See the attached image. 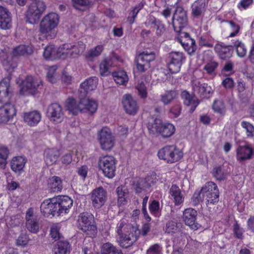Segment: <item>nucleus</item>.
Returning a JSON list of instances; mask_svg holds the SVG:
<instances>
[{"label": "nucleus", "instance_id": "obj_38", "mask_svg": "<svg viewBox=\"0 0 254 254\" xmlns=\"http://www.w3.org/2000/svg\"><path fill=\"white\" fill-rule=\"evenodd\" d=\"M48 186L52 191H60L63 189L62 181L60 177L54 176L50 179Z\"/></svg>", "mask_w": 254, "mask_h": 254}, {"label": "nucleus", "instance_id": "obj_60", "mask_svg": "<svg viewBox=\"0 0 254 254\" xmlns=\"http://www.w3.org/2000/svg\"><path fill=\"white\" fill-rule=\"evenodd\" d=\"M149 210L151 213L158 216L159 215V203L158 201L154 200L149 205Z\"/></svg>", "mask_w": 254, "mask_h": 254}, {"label": "nucleus", "instance_id": "obj_55", "mask_svg": "<svg viewBox=\"0 0 254 254\" xmlns=\"http://www.w3.org/2000/svg\"><path fill=\"white\" fill-rule=\"evenodd\" d=\"M241 126L246 130L248 137L254 136V127L252 124L246 121H243L241 123Z\"/></svg>", "mask_w": 254, "mask_h": 254}, {"label": "nucleus", "instance_id": "obj_41", "mask_svg": "<svg viewBox=\"0 0 254 254\" xmlns=\"http://www.w3.org/2000/svg\"><path fill=\"white\" fill-rule=\"evenodd\" d=\"M112 64V59L107 58L105 59L100 64V73L102 76H105L110 73L109 67Z\"/></svg>", "mask_w": 254, "mask_h": 254}, {"label": "nucleus", "instance_id": "obj_36", "mask_svg": "<svg viewBox=\"0 0 254 254\" xmlns=\"http://www.w3.org/2000/svg\"><path fill=\"white\" fill-rule=\"evenodd\" d=\"M43 56L46 59L49 60H54L59 58L60 56L58 55V48H56L54 45L46 47Z\"/></svg>", "mask_w": 254, "mask_h": 254}, {"label": "nucleus", "instance_id": "obj_61", "mask_svg": "<svg viewBox=\"0 0 254 254\" xmlns=\"http://www.w3.org/2000/svg\"><path fill=\"white\" fill-rule=\"evenodd\" d=\"M73 6L78 9H80L79 6H86L91 4V0H72Z\"/></svg>", "mask_w": 254, "mask_h": 254}, {"label": "nucleus", "instance_id": "obj_2", "mask_svg": "<svg viewBox=\"0 0 254 254\" xmlns=\"http://www.w3.org/2000/svg\"><path fill=\"white\" fill-rule=\"evenodd\" d=\"M116 232L119 245L125 249L131 246L138 240L141 234L140 230L137 227L124 220H121L117 224Z\"/></svg>", "mask_w": 254, "mask_h": 254}, {"label": "nucleus", "instance_id": "obj_20", "mask_svg": "<svg viewBox=\"0 0 254 254\" xmlns=\"http://www.w3.org/2000/svg\"><path fill=\"white\" fill-rule=\"evenodd\" d=\"M47 115L51 121L57 123H61L64 116L61 106L57 103L51 104L48 107Z\"/></svg>", "mask_w": 254, "mask_h": 254}, {"label": "nucleus", "instance_id": "obj_1", "mask_svg": "<svg viewBox=\"0 0 254 254\" xmlns=\"http://www.w3.org/2000/svg\"><path fill=\"white\" fill-rule=\"evenodd\" d=\"M192 87V95L190 94L186 90L183 91L181 93V97L183 99L184 104L188 106L191 105L190 109V112L191 113L194 111L200 103V101L195 96L196 94L201 98L208 99L213 92L211 87L206 83L201 84L200 82H193Z\"/></svg>", "mask_w": 254, "mask_h": 254}, {"label": "nucleus", "instance_id": "obj_45", "mask_svg": "<svg viewBox=\"0 0 254 254\" xmlns=\"http://www.w3.org/2000/svg\"><path fill=\"white\" fill-rule=\"evenodd\" d=\"M233 48L235 47L237 55L241 58L244 57L247 53V49L244 43L241 41L237 40L233 43Z\"/></svg>", "mask_w": 254, "mask_h": 254}, {"label": "nucleus", "instance_id": "obj_11", "mask_svg": "<svg viewBox=\"0 0 254 254\" xmlns=\"http://www.w3.org/2000/svg\"><path fill=\"white\" fill-rule=\"evenodd\" d=\"M98 139L101 148L104 150H110L114 145V137L111 130L106 127L98 131Z\"/></svg>", "mask_w": 254, "mask_h": 254}, {"label": "nucleus", "instance_id": "obj_56", "mask_svg": "<svg viewBox=\"0 0 254 254\" xmlns=\"http://www.w3.org/2000/svg\"><path fill=\"white\" fill-rule=\"evenodd\" d=\"M29 242L28 235L25 233L21 234L16 239V244L18 246H25Z\"/></svg>", "mask_w": 254, "mask_h": 254}, {"label": "nucleus", "instance_id": "obj_50", "mask_svg": "<svg viewBox=\"0 0 254 254\" xmlns=\"http://www.w3.org/2000/svg\"><path fill=\"white\" fill-rule=\"evenodd\" d=\"M179 230V227L177 222L173 221H168L165 227V232L168 234H173L177 233Z\"/></svg>", "mask_w": 254, "mask_h": 254}, {"label": "nucleus", "instance_id": "obj_59", "mask_svg": "<svg viewBox=\"0 0 254 254\" xmlns=\"http://www.w3.org/2000/svg\"><path fill=\"white\" fill-rule=\"evenodd\" d=\"M218 64L215 62H210L207 63L203 67V69L206 70L207 73L211 74L218 66Z\"/></svg>", "mask_w": 254, "mask_h": 254}, {"label": "nucleus", "instance_id": "obj_6", "mask_svg": "<svg viewBox=\"0 0 254 254\" xmlns=\"http://www.w3.org/2000/svg\"><path fill=\"white\" fill-rule=\"evenodd\" d=\"M80 229L89 237H94L97 230L93 215L88 212L80 214L78 219Z\"/></svg>", "mask_w": 254, "mask_h": 254}, {"label": "nucleus", "instance_id": "obj_47", "mask_svg": "<svg viewBox=\"0 0 254 254\" xmlns=\"http://www.w3.org/2000/svg\"><path fill=\"white\" fill-rule=\"evenodd\" d=\"M214 177L218 180H224L227 175V173L221 166H218L213 169Z\"/></svg>", "mask_w": 254, "mask_h": 254}, {"label": "nucleus", "instance_id": "obj_18", "mask_svg": "<svg viewBox=\"0 0 254 254\" xmlns=\"http://www.w3.org/2000/svg\"><path fill=\"white\" fill-rule=\"evenodd\" d=\"M58 207L59 215L68 213L73 204V200L68 196L59 195L56 197Z\"/></svg>", "mask_w": 254, "mask_h": 254}, {"label": "nucleus", "instance_id": "obj_31", "mask_svg": "<svg viewBox=\"0 0 254 254\" xmlns=\"http://www.w3.org/2000/svg\"><path fill=\"white\" fill-rule=\"evenodd\" d=\"M33 52L31 46L28 45H20L14 48L12 52L13 57H17L21 56H28L31 55Z\"/></svg>", "mask_w": 254, "mask_h": 254}, {"label": "nucleus", "instance_id": "obj_28", "mask_svg": "<svg viewBox=\"0 0 254 254\" xmlns=\"http://www.w3.org/2000/svg\"><path fill=\"white\" fill-rule=\"evenodd\" d=\"M24 121L30 126H34L37 125L41 119V115L37 111L25 113L24 114Z\"/></svg>", "mask_w": 254, "mask_h": 254}, {"label": "nucleus", "instance_id": "obj_21", "mask_svg": "<svg viewBox=\"0 0 254 254\" xmlns=\"http://www.w3.org/2000/svg\"><path fill=\"white\" fill-rule=\"evenodd\" d=\"M10 79V76H8L0 82V102H1L8 100L12 96V91L9 84Z\"/></svg>", "mask_w": 254, "mask_h": 254}, {"label": "nucleus", "instance_id": "obj_58", "mask_svg": "<svg viewBox=\"0 0 254 254\" xmlns=\"http://www.w3.org/2000/svg\"><path fill=\"white\" fill-rule=\"evenodd\" d=\"M50 235L51 237L55 241L60 240L63 237V236L60 234L59 229L57 226H53L51 228Z\"/></svg>", "mask_w": 254, "mask_h": 254}, {"label": "nucleus", "instance_id": "obj_9", "mask_svg": "<svg viewBox=\"0 0 254 254\" xmlns=\"http://www.w3.org/2000/svg\"><path fill=\"white\" fill-rule=\"evenodd\" d=\"M43 86L42 81L32 76L28 75L23 81L21 91L23 94H36Z\"/></svg>", "mask_w": 254, "mask_h": 254}, {"label": "nucleus", "instance_id": "obj_43", "mask_svg": "<svg viewBox=\"0 0 254 254\" xmlns=\"http://www.w3.org/2000/svg\"><path fill=\"white\" fill-rule=\"evenodd\" d=\"M64 48L65 50L71 48L72 53H73V57L75 58L83 52L85 49V45L82 43L80 44L78 43V45H73L70 44H64Z\"/></svg>", "mask_w": 254, "mask_h": 254}, {"label": "nucleus", "instance_id": "obj_46", "mask_svg": "<svg viewBox=\"0 0 254 254\" xmlns=\"http://www.w3.org/2000/svg\"><path fill=\"white\" fill-rule=\"evenodd\" d=\"M212 109L214 112L221 115H224L225 113V106L222 100H214L212 105Z\"/></svg>", "mask_w": 254, "mask_h": 254}, {"label": "nucleus", "instance_id": "obj_63", "mask_svg": "<svg viewBox=\"0 0 254 254\" xmlns=\"http://www.w3.org/2000/svg\"><path fill=\"white\" fill-rule=\"evenodd\" d=\"M182 64L170 62L168 64V69L171 73L174 74L178 72Z\"/></svg>", "mask_w": 254, "mask_h": 254}, {"label": "nucleus", "instance_id": "obj_27", "mask_svg": "<svg viewBox=\"0 0 254 254\" xmlns=\"http://www.w3.org/2000/svg\"><path fill=\"white\" fill-rule=\"evenodd\" d=\"M254 153V150L249 146H239L237 150V159L240 161L251 159Z\"/></svg>", "mask_w": 254, "mask_h": 254}, {"label": "nucleus", "instance_id": "obj_49", "mask_svg": "<svg viewBox=\"0 0 254 254\" xmlns=\"http://www.w3.org/2000/svg\"><path fill=\"white\" fill-rule=\"evenodd\" d=\"M179 33V36L177 37L178 41L181 44L182 46L188 43V42H191L192 38H190V34L185 32H177Z\"/></svg>", "mask_w": 254, "mask_h": 254}, {"label": "nucleus", "instance_id": "obj_13", "mask_svg": "<svg viewBox=\"0 0 254 254\" xmlns=\"http://www.w3.org/2000/svg\"><path fill=\"white\" fill-rule=\"evenodd\" d=\"M186 11L182 7H177L172 18V24L176 32H180L187 24Z\"/></svg>", "mask_w": 254, "mask_h": 254}, {"label": "nucleus", "instance_id": "obj_22", "mask_svg": "<svg viewBox=\"0 0 254 254\" xmlns=\"http://www.w3.org/2000/svg\"><path fill=\"white\" fill-rule=\"evenodd\" d=\"M26 227L31 232L36 233L39 229V224L37 217L34 215L32 208H29L26 214Z\"/></svg>", "mask_w": 254, "mask_h": 254}, {"label": "nucleus", "instance_id": "obj_62", "mask_svg": "<svg viewBox=\"0 0 254 254\" xmlns=\"http://www.w3.org/2000/svg\"><path fill=\"white\" fill-rule=\"evenodd\" d=\"M182 64L170 62L168 64V69L171 73L174 74L178 72Z\"/></svg>", "mask_w": 254, "mask_h": 254}, {"label": "nucleus", "instance_id": "obj_23", "mask_svg": "<svg viewBox=\"0 0 254 254\" xmlns=\"http://www.w3.org/2000/svg\"><path fill=\"white\" fill-rule=\"evenodd\" d=\"M197 211L191 208L186 209L183 213V220L187 225L192 229H197L198 224L196 222Z\"/></svg>", "mask_w": 254, "mask_h": 254}, {"label": "nucleus", "instance_id": "obj_24", "mask_svg": "<svg viewBox=\"0 0 254 254\" xmlns=\"http://www.w3.org/2000/svg\"><path fill=\"white\" fill-rule=\"evenodd\" d=\"M11 27L10 12L5 7L0 6V28L8 29Z\"/></svg>", "mask_w": 254, "mask_h": 254}, {"label": "nucleus", "instance_id": "obj_39", "mask_svg": "<svg viewBox=\"0 0 254 254\" xmlns=\"http://www.w3.org/2000/svg\"><path fill=\"white\" fill-rule=\"evenodd\" d=\"M101 254H123L121 250L117 248L110 243L104 244L101 250Z\"/></svg>", "mask_w": 254, "mask_h": 254}, {"label": "nucleus", "instance_id": "obj_44", "mask_svg": "<svg viewBox=\"0 0 254 254\" xmlns=\"http://www.w3.org/2000/svg\"><path fill=\"white\" fill-rule=\"evenodd\" d=\"M145 4V2L142 1L137 5H136L131 11L127 17V21L129 24H131L134 22V19L136 18L137 13L141 9L143 8Z\"/></svg>", "mask_w": 254, "mask_h": 254}, {"label": "nucleus", "instance_id": "obj_7", "mask_svg": "<svg viewBox=\"0 0 254 254\" xmlns=\"http://www.w3.org/2000/svg\"><path fill=\"white\" fill-rule=\"evenodd\" d=\"M158 156L168 163H173L183 157V153L176 145H166L159 150Z\"/></svg>", "mask_w": 254, "mask_h": 254}, {"label": "nucleus", "instance_id": "obj_30", "mask_svg": "<svg viewBox=\"0 0 254 254\" xmlns=\"http://www.w3.org/2000/svg\"><path fill=\"white\" fill-rule=\"evenodd\" d=\"M26 163V160L23 157H14L10 162V168L14 172L20 174Z\"/></svg>", "mask_w": 254, "mask_h": 254}, {"label": "nucleus", "instance_id": "obj_52", "mask_svg": "<svg viewBox=\"0 0 254 254\" xmlns=\"http://www.w3.org/2000/svg\"><path fill=\"white\" fill-rule=\"evenodd\" d=\"M103 50V46L102 45H98L95 48L90 50L86 55V57L88 59L93 58L99 56Z\"/></svg>", "mask_w": 254, "mask_h": 254}, {"label": "nucleus", "instance_id": "obj_33", "mask_svg": "<svg viewBox=\"0 0 254 254\" xmlns=\"http://www.w3.org/2000/svg\"><path fill=\"white\" fill-rule=\"evenodd\" d=\"M169 192L174 198L175 205H179L183 202V195L178 186L173 185L170 189Z\"/></svg>", "mask_w": 254, "mask_h": 254}, {"label": "nucleus", "instance_id": "obj_5", "mask_svg": "<svg viewBox=\"0 0 254 254\" xmlns=\"http://www.w3.org/2000/svg\"><path fill=\"white\" fill-rule=\"evenodd\" d=\"M147 128L150 134H159L164 138L171 136L175 132V127L170 123H163L158 119H155L152 123H149Z\"/></svg>", "mask_w": 254, "mask_h": 254}, {"label": "nucleus", "instance_id": "obj_35", "mask_svg": "<svg viewBox=\"0 0 254 254\" xmlns=\"http://www.w3.org/2000/svg\"><path fill=\"white\" fill-rule=\"evenodd\" d=\"M45 161L49 165L54 164L59 157V151L56 149H48L45 151Z\"/></svg>", "mask_w": 254, "mask_h": 254}, {"label": "nucleus", "instance_id": "obj_25", "mask_svg": "<svg viewBox=\"0 0 254 254\" xmlns=\"http://www.w3.org/2000/svg\"><path fill=\"white\" fill-rule=\"evenodd\" d=\"M207 4V0H197L191 4V14L195 18H198L203 14Z\"/></svg>", "mask_w": 254, "mask_h": 254}, {"label": "nucleus", "instance_id": "obj_17", "mask_svg": "<svg viewBox=\"0 0 254 254\" xmlns=\"http://www.w3.org/2000/svg\"><path fill=\"white\" fill-rule=\"evenodd\" d=\"M16 114V110L14 105L5 104L0 107V123H6Z\"/></svg>", "mask_w": 254, "mask_h": 254}, {"label": "nucleus", "instance_id": "obj_37", "mask_svg": "<svg viewBox=\"0 0 254 254\" xmlns=\"http://www.w3.org/2000/svg\"><path fill=\"white\" fill-rule=\"evenodd\" d=\"M151 26V28L155 30L156 34L157 36L160 37L163 35L165 31V27L162 22L155 18L149 20Z\"/></svg>", "mask_w": 254, "mask_h": 254}, {"label": "nucleus", "instance_id": "obj_8", "mask_svg": "<svg viewBox=\"0 0 254 254\" xmlns=\"http://www.w3.org/2000/svg\"><path fill=\"white\" fill-rule=\"evenodd\" d=\"M203 196L205 197L206 204L208 208L217 203L219 200V191L216 184L209 182L201 188Z\"/></svg>", "mask_w": 254, "mask_h": 254}, {"label": "nucleus", "instance_id": "obj_34", "mask_svg": "<svg viewBox=\"0 0 254 254\" xmlns=\"http://www.w3.org/2000/svg\"><path fill=\"white\" fill-rule=\"evenodd\" d=\"M70 245L66 240H60L55 246V254H67L70 251Z\"/></svg>", "mask_w": 254, "mask_h": 254}, {"label": "nucleus", "instance_id": "obj_57", "mask_svg": "<svg viewBox=\"0 0 254 254\" xmlns=\"http://www.w3.org/2000/svg\"><path fill=\"white\" fill-rule=\"evenodd\" d=\"M182 46L190 55L193 53L196 49V45L194 39H192L191 42H188V43Z\"/></svg>", "mask_w": 254, "mask_h": 254}, {"label": "nucleus", "instance_id": "obj_29", "mask_svg": "<svg viewBox=\"0 0 254 254\" xmlns=\"http://www.w3.org/2000/svg\"><path fill=\"white\" fill-rule=\"evenodd\" d=\"M151 177H146L145 179H140L133 184V189L136 193L139 194L146 191L151 187Z\"/></svg>", "mask_w": 254, "mask_h": 254}, {"label": "nucleus", "instance_id": "obj_32", "mask_svg": "<svg viewBox=\"0 0 254 254\" xmlns=\"http://www.w3.org/2000/svg\"><path fill=\"white\" fill-rule=\"evenodd\" d=\"M178 95V93L176 90H167L164 94L161 95L160 101L164 105H168L171 104Z\"/></svg>", "mask_w": 254, "mask_h": 254}, {"label": "nucleus", "instance_id": "obj_48", "mask_svg": "<svg viewBox=\"0 0 254 254\" xmlns=\"http://www.w3.org/2000/svg\"><path fill=\"white\" fill-rule=\"evenodd\" d=\"M57 69V66L53 65L50 67L48 71L47 77L48 80L52 83H56L57 78L59 77V76L56 73Z\"/></svg>", "mask_w": 254, "mask_h": 254}, {"label": "nucleus", "instance_id": "obj_19", "mask_svg": "<svg viewBox=\"0 0 254 254\" xmlns=\"http://www.w3.org/2000/svg\"><path fill=\"white\" fill-rule=\"evenodd\" d=\"M97 82L98 78L95 76H93L81 83L79 89V97L86 98L88 92L95 89Z\"/></svg>", "mask_w": 254, "mask_h": 254}, {"label": "nucleus", "instance_id": "obj_4", "mask_svg": "<svg viewBox=\"0 0 254 254\" xmlns=\"http://www.w3.org/2000/svg\"><path fill=\"white\" fill-rule=\"evenodd\" d=\"M59 22V16L55 12H50L42 19L39 31L45 35L47 39H53L56 36L55 28Z\"/></svg>", "mask_w": 254, "mask_h": 254}, {"label": "nucleus", "instance_id": "obj_40", "mask_svg": "<svg viewBox=\"0 0 254 254\" xmlns=\"http://www.w3.org/2000/svg\"><path fill=\"white\" fill-rule=\"evenodd\" d=\"M115 81L120 85L124 84L128 81V76L124 70H120L112 73Z\"/></svg>", "mask_w": 254, "mask_h": 254}, {"label": "nucleus", "instance_id": "obj_15", "mask_svg": "<svg viewBox=\"0 0 254 254\" xmlns=\"http://www.w3.org/2000/svg\"><path fill=\"white\" fill-rule=\"evenodd\" d=\"M124 109L126 113L130 115H135L139 109L137 101L130 94L124 95L122 101Z\"/></svg>", "mask_w": 254, "mask_h": 254}, {"label": "nucleus", "instance_id": "obj_12", "mask_svg": "<svg viewBox=\"0 0 254 254\" xmlns=\"http://www.w3.org/2000/svg\"><path fill=\"white\" fill-rule=\"evenodd\" d=\"M155 59V53L147 51L139 54L136 57L135 62L137 70L140 72H145L150 67V62Z\"/></svg>", "mask_w": 254, "mask_h": 254}, {"label": "nucleus", "instance_id": "obj_51", "mask_svg": "<svg viewBox=\"0 0 254 254\" xmlns=\"http://www.w3.org/2000/svg\"><path fill=\"white\" fill-rule=\"evenodd\" d=\"M183 58V53L179 52H172L169 54L170 62L182 64Z\"/></svg>", "mask_w": 254, "mask_h": 254}, {"label": "nucleus", "instance_id": "obj_16", "mask_svg": "<svg viewBox=\"0 0 254 254\" xmlns=\"http://www.w3.org/2000/svg\"><path fill=\"white\" fill-rule=\"evenodd\" d=\"M40 210L44 215L52 214L53 216H59L56 197L44 200L41 205Z\"/></svg>", "mask_w": 254, "mask_h": 254}, {"label": "nucleus", "instance_id": "obj_26", "mask_svg": "<svg viewBox=\"0 0 254 254\" xmlns=\"http://www.w3.org/2000/svg\"><path fill=\"white\" fill-rule=\"evenodd\" d=\"M214 50L217 53L219 57L222 60H227L232 56L233 45L225 46L222 44H217L214 47Z\"/></svg>", "mask_w": 254, "mask_h": 254}, {"label": "nucleus", "instance_id": "obj_53", "mask_svg": "<svg viewBox=\"0 0 254 254\" xmlns=\"http://www.w3.org/2000/svg\"><path fill=\"white\" fill-rule=\"evenodd\" d=\"M204 198L205 197L203 196V192L201 191V189L199 191H196L191 197L193 205H198L203 201Z\"/></svg>", "mask_w": 254, "mask_h": 254}, {"label": "nucleus", "instance_id": "obj_64", "mask_svg": "<svg viewBox=\"0 0 254 254\" xmlns=\"http://www.w3.org/2000/svg\"><path fill=\"white\" fill-rule=\"evenodd\" d=\"M226 22L229 24L232 30L233 31V32L230 33L229 37H232L236 36L239 32V26L232 21H227Z\"/></svg>", "mask_w": 254, "mask_h": 254}, {"label": "nucleus", "instance_id": "obj_54", "mask_svg": "<svg viewBox=\"0 0 254 254\" xmlns=\"http://www.w3.org/2000/svg\"><path fill=\"white\" fill-rule=\"evenodd\" d=\"M136 89L138 91L139 96L142 99H145L147 96V88L144 82H141L137 84Z\"/></svg>", "mask_w": 254, "mask_h": 254}, {"label": "nucleus", "instance_id": "obj_42", "mask_svg": "<svg viewBox=\"0 0 254 254\" xmlns=\"http://www.w3.org/2000/svg\"><path fill=\"white\" fill-rule=\"evenodd\" d=\"M9 154V150L7 147H0V169L3 170L5 168Z\"/></svg>", "mask_w": 254, "mask_h": 254}, {"label": "nucleus", "instance_id": "obj_14", "mask_svg": "<svg viewBox=\"0 0 254 254\" xmlns=\"http://www.w3.org/2000/svg\"><path fill=\"white\" fill-rule=\"evenodd\" d=\"M107 197V191L103 187L93 190L90 197L92 206L96 209L100 208L105 204Z\"/></svg>", "mask_w": 254, "mask_h": 254}, {"label": "nucleus", "instance_id": "obj_10", "mask_svg": "<svg viewBox=\"0 0 254 254\" xmlns=\"http://www.w3.org/2000/svg\"><path fill=\"white\" fill-rule=\"evenodd\" d=\"M116 160L114 157L109 155L100 157L98 165L105 176L112 178L115 175Z\"/></svg>", "mask_w": 254, "mask_h": 254}, {"label": "nucleus", "instance_id": "obj_3", "mask_svg": "<svg viewBox=\"0 0 254 254\" xmlns=\"http://www.w3.org/2000/svg\"><path fill=\"white\" fill-rule=\"evenodd\" d=\"M79 98L78 103L73 98H68L66 101V107L72 115H76L79 112L92 114L96 111L98 106L95 101L87 98Z\"/></svg>", "mask_w": 254, "mask_h": 254}]
</instances>
